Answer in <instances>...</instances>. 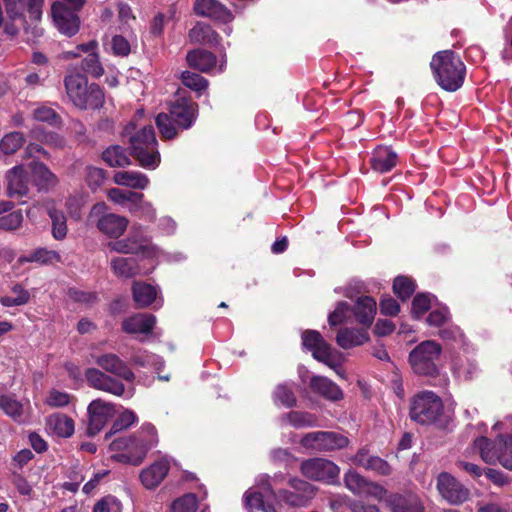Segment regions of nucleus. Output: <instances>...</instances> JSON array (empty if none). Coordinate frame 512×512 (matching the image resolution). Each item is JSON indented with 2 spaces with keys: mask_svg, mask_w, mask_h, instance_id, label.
<instances>
[{
  "mask_svg": "<svg viewBox=\"0 0 512 512\" xmlns=\"http://www.w3.org/2000/svg\"><path fill=\"white\" fill-rule=\"evenodd\" d=\"M302 345L305 349L311 351L312 356L329 366L334 368L335 364L332 360V348L323 336L317 330H305L302 333Z\"/></svg>",
  "mask_w": 512,
  "mask_h": 512,
  "instance_id": "14",
  "label": "nucleus"
},
{
  "mask_svg": "<svg viewBox=\"0 0 512 512\" xmlns=\"http://www.w3.org/2000/svg\"><path fill=\"white\" fill-rule=\"evenodd\" d=\"M310 388L313 392L332 402L340 401L344 397L342 389L327 377L313 376L310 380Z\"/></svg>",
  "mask_w": 512,
  "mask_h": 512,
  "instance_id": "27",
  "label": "nucleus"
},
{
  "mask_svg": "<svg viewBox=\"0 0 512 512\" xmlns=\"http://www.w3.org/2000/svg\"><path fill=\"white\" fill-rule=\"evenodd\" d=\"M198 114V104L190 96L178 91L175 98L168 103V113L161 112L155 118L161 138L172 140L177 137L178 129H190Z\"/></svg>",
  "mask_w": 512,
  "mask_h": 512,
  "instance_id": "1",
  "label": "nucleus"
},
{
  "mask_svg": "<svg viewBox=\"0 0 512 512\" xmlns=\"http://www.w3.org/2000/svg\"><path fill=\"white\" fill-rule=\"evenodd\" d=\"M273 401L286 408H292L297 404L296 395L288 384H278L273 391Z\"/></svg>",
  "mask_w": 512,
  "mask_h": 512,
  "instance_id": "47",
  "label": "nucleus"
},
{
  "mask_svg": "<svg viewBox=\"0 0 512 512\" xmlns=\"http://www.w3.org/2000/svg\"><path fill=\"white\" fill-rule=\"evenodd\" d=\"M0 409L14 421H20L23 416V404L14 395H1Z\"/></svg>",
  "mask_w": 512,
  "mask_h": 512,
  "instance_id": "45",
  "label": "nucleus"
},
{
  "mask_svg": "<svg viewBox=\"0 0 512 512\" xmlns=\"http://www.w3.org/2000/svg\"><path fill=\"white\" fill-rule=\"evenodd\" d=\"M51 14L55 26L62 34L71 37L79 31V16L76 11L67 7L64 3H53L51 7Z\"/></svg>",
  "mask_w": 512,
  "mask_h": 512,
  "instance_id": "15",
  "label": "nucleus"
},
{
  "mask_svg": "<svg viewBox=\"0 0 512 512\" xmlns=\"http://www.w3.org/2000/svg\"><path fill=\"white\" fill-rule=\"evenodd\" d=\"M351 312V306L345 302L340 301L337 303L333 312L329 314L328 322L330 326H337L347 321Z\"/></svg>",
  "mask_w": 512,
  "mask_h": 512,
  "instance_id": "55",
  "label": "nucleus"
},
{
  "mask_svg": "<svg viewBox=\"0 0 512 512\" xmlns=\"http://www.w3.org/2000/svg\"><path fill=\"white\" fill-rule=\"evenodd\" d=\"M113 180L118 185L133 189H145L149 184L145 174L135 171H118L114 174Z\"/></svg>",
  "mask_w": 512,
  "mask_h": 512,
  "instance_id": "34",
  "label": "nucleus"
},
{
  "mask_svg": "<svg viewBox=\"0 0 512 512\" xmlns=\"http://www.w3.org/2000/svg\"><path fill=\"white\" fill-rule=\"evenodd\" d=\"M109 196L118 204H130V209H132V206L142 205L144 199L143 193L134 192L132 190H122L119 188L111 189Z\"/></svg>",
  "mask_w": 512,
  "mask_h": 512,
  "instance_id": "43",
  "label": "nucleus"
},
{
  "mask_svg": "<svg viewBox=\"0 0 512 512\" xmlns=\"http://www.w3.org/2000/svg\"><path fill=\"white\" fill-rule=\"evenodd\" d=\"M44 0H4L6 14L9 20L20 22L22 28H27L26 13L32 21L41 18Z\"/></svg>",
  "mask_w": 512,
  "mask_h": 512,
  "instance_id": "10",
  "label": "nucleus"
},
{
  "mask_svg": "<svg viewBox=\"0 0 512 512\" xmlns=\"http://www.w3.org/2000/svg\"><path fill=\"white\" fill-rule=\"evenodd\" d=\"M431 307L429 294L418 293L412 300V315L415 319H420Z\"/></svg>",
  "mask_w": 512,
  "mask_h": 512,
  "instance_id": "56",
  "label": "nucleus"
},
{
  "mask_svg": "<svg viewBox=\"0 0 512 512\" xmlns=\"http://www.w3.org/2000/svg\"><path fill=\"white\" fill-rule=\"evenodd\" d=\"M244 503L250 512H276L274 505L266 502L262 493L256 490L245 492Z\"/></svg>",
  "mask_w": 512,
  "mask_h": 512,
  "instance_id": "40",
  "label": "nucleus"
},
{
  "mask_svg": "<svg viewBox=\"0 0 512 512\" xmlns=\"http://www.w3.org/2000/svg\"><path fill=\"white\" fill-rule=\"evenodd\" d=\"M368 340L369 335L365 329L342 328L336 336V343L343 349L360 346Z\"/></svg>",
  "mask_w": 512,
  "mask_h": 512,
  "instance_id": "31",
  "label": "nucleus"
},
{
  "mask_svg": "<svg viewBox=\"0 0 512 512\" xmlns=\"http://www.w3.org/2000/svg\"><path fill=\"white\" fill-rule=\"evenodd\" d=\"M48 424L59 437L68 438L74 433V421L65 414L55 413L51 415Z\"/></svg>",
  "mask_w": 512,
  "mask_h": 512,
  "instance_id": "38",
  "label": "nucleus"
},
{
  "mask_svg": "<svg viewBox=\"0 0 512 512\" xmlns=\"http://www.w3.org/2000/svg\"><path fill=\"white\" fill-rule=\"evenodd\" d=\"M368 479L360 475L357 471L353 469H349L344 474V483L348 490H350L355 495H361Z\"/></svg>",
  "mask_w": 512,
  "mask_h": 512,
  "instance_id": "50",
  "label": "nucleus"
},
{
  "mask_svg": "<svg viewBox=\"0 0 512 512\" xmlns=\"http://www.w3.org/2000/svg\"><path fill=\"white\" fill-rule=\"evenodd\" d=\"M392 492H388L382 485L369 481L367 482L361 495L372 497L378 501H383L387 506V499Z\"/></svg>",
  "mask_w": 512,
  "mask_h": 512,
  "instance_id": "57",
  "label": "nucleus"
},
{
  "mask_svg": "<svg viewBox=\"0 0 512 512\" xmlns=\"http://www.w3.org/2000/svg\"><path fill=\"white\" fill-rule=\"evenodd\" d=\"M444 412L442 399L432 391H421L411 397L409 418L420 425L436 423Z\"/></svg>",
  "mask_w": 512,
  "mask_h": 512,
  "instance_id": "6",
  "label": "nucleus"
},
{
  "mask_svg": "<svg viewBox=\"0 0 512 512\" xmlns=\"http://www.w3.org/2000/svg\"><path fill=\"white\" fill-rule=\"evenodd\" d=\"M379 307L381 314L386 316H396L400 311L399 303L391 296L382 297Z\"/></svg>",
  "mask_w": 512,
  "mask_h": 512,
  "instance_id": "63",
  "label": "nucleus"
},
{
  "mask_svg": "<svg viewBox=\"0 0 512 512\" xmlns=\"http://www.w3.org/2000/svg\"><path fill=\"white\" fill-rule=\"evenodd\" d=\"M182 84L198 93L205 91L208 87V81L206 78L191 71H184L181 74Z\"/></svg>",
  "mask_w": 512,
  "mask_h": 512,
  "instance_id": "51",
  "label": "nucleus"
},
{
  "mask_svg": "<svg viewBox=\"0 0 512 512\" xmlns=\"http://www.w3.org/2000/svg\"><path fill=\"white\" fill-rule=\"evenodd\" d=\"M352 462L356 466L371 470L382 476H388L392 473V468L389 463L379 456L370 455L369 448L366 446L357 451L352 458Z\"/></svg>",
  "mask_w": 512,
  "mask_h": 512,
  "instance_id": "21",
  "label": "nucleus"
},
{
  "mask_svg": "<svg viewBox=\"0 0 512 512\" xmlns=\"http://www.w3.org/2000/svg\"><path fill=\"white\" fill-rule=\"evenodd\" d=\"M437 490L441 497L451 505H461L470 498V490L448 472L437 477Z\"/></svg>",
  "mask_w": 512,
  "mask_h": 512,
  "instance_id": "12",
  "label": "nucleus"
},
{
  "mask_svg": "<svg viewBox=\"0 0 512 512\" xmlns=\"http://www.w3.org/2000/svg\"><path fill=\"white\" fill-rule=\"evenodd\" d=\"M416 284L408 276H397L393 281V292L402 301L408 300L415 292Z\"/></svg>",
  "mask_w": 512,
  "mask_h": 512,
  "instance_id": "49",
  "label": "nucleus"
},
{
  "mask_svg": "<svg viewBox=\"0 0 512 512\" xmlns=\"http://www.w3.org/2000/svg\"><path fill=\"white\" fill-rule=\"evenodd\" d=\"M87 414L88 424L86 433L88 436L93 437L115 416L116 409L113 403L97 398L92 400L88 405Z\"/></svg>",
  "mask_w": 512,
  "mask_h": 512,
  "instance_id": "11",
  "label": "nucleus"
},
{
  "mask_svg": "<svg viewBox=\"0 0 512 512\" xmlns=\"http://www.w3.org/2000/svg\"><path fill=\"white\" fill-rule=\"evenodd\" d=\"M442 347L439 343L426 340L419 343L408 357L412 371L418 376L437 377Z\"/></svg>",
  "mask_w": 512,
  "mask_h": 512,
  "instance_id": "7",
  "label": "nucleus"
},
{
  "mask_svg": "<svg viewBox=\"0 0 512 512\" xmlns=\"http://www.w3.org/2000/svg\"><path fill=\"white\" fill-rule=\"evenodd\" d=\"M170 470V463L167 459L162 458L155 461L149 467L143 469L140 473V480L147 489H155L165 479Z\"/></svg>",
  "mask_w": 512,
  "mask_h": 512,
  "instance_id": "23",
  "label": "nucleus"
},
{
  "mask_svg": "<svg viewBox=\"0 0 512 512\" xmlns=\"http://www.w3.org/2000/svg\"><path fill=\"white\" fill-rule=\"evenodd\" d=\"M20 260L21 262H35L41 265H51L61 262V255L55 250L40 247L33 250L28 255L23 256Z\"/></svg>",
  "mask_w": 512,
  "mask_h": 512,
  "instance_id": "39",
  "label": "nucleus"
},
{
  "mask_svg": "<svg viewBox=\"0 0 512 512\" xmlns=\"http://www.w3.org/2000/svg\"><path fill=\"white\" fill-rule=\"evenodd\" d=\"M450 317H451V315H450L449 309L446 306H444V307L432 310L429 313L426 321H427L428 325H430V326L440 327V326L444 325L447 321H449Z\"/></svg>",
  "mask_w": 512,
  "mask_h": 512,
  "instance_id": "62",
  "label": "nucleus"
},
{
  "mask_svg": "<svg viewBox=\"0 0 512 512\" xmlns=\"http://www.w3.org/2000/svg\"><path fill=\"white\" fill-rule=\"evenodd\" d=\"M193 9L196 15L223 24L234 18L232 12L218 0H195Z\"/></svg>",
  "mask_w": 512,
  "mask_h": 512,
  "instance_id": "17",
  "label": "nucleus"
},
{
  "mask_svg": "<svg viewBox=\"0 0 512 512\" xmlns=\"http://www.w3.org/2000/svg\"><path fill=\"white\" fill-rule=\"evenodd\" d=\"M430 68L434 80L443 90L455 92L463 86L466 65L455 51L443 50L435 53L431 59Z\"/></svg>",
  "mask_w": 512,
  "mask_h": 512,
  "instance_id": "2",
  "label": "nucleus"
},
{
  "mask_svg": "<svg viewBox=\"0 0 512 512\" xmlns=\"http://www.w3.org/2000/svg\"><path fill=\"white\" fill-rule=\"evenodd\" d=\"M300 473L307 479L328 485L339 483L340 468L333 461L314 457L300 463Z\"/></svg>",
  "mask_w": 512,
  "mask_h": 512,
  "instance_id": "9",
  "label": "nucleus"
},
{
  "mask_svg": "<svg viewBox=\"0 0 512 512\" xmlns=\"http://www.w3.org/2000/svg\"><path fill=\"white\" fill-rule=\"evenodd\" d=\"M85 379L88 385L96 390H101L115 396H122L125 392V385L96 368L86 369Z\"/></svg>",
  "mask_w": 512,
  "mask_h": 512,
  "instance_id": "16",
  "label": "nucleus"
},
{
  "mask_svg": "<svg viewBox=\"0 0 512 512\" xmlns=\"http://www.w3.org/2000/svg\"><path fill=\"white\" fill-rule=\"evenodd\" d=\"M133 300L138 308L150 306L157 297L156 289L146 283L135 282L132 286Z\"/></svg>",
  "mask_w": 512,
  "mask_h": 512,
  "instance_id": "37",
  "label": "nucleus"
},
{
  "mask_svg": "<svg viewBox=\"0 0 512 512\" xmlns=\"http://www.w3.org/2000/svg\"><path fill=\"white\" fill-rule=\"evenodd\" d=\"M113 273L122 278H132L139 273V265L133 257H115L111 260Z\"/></svg>",
  "mask_w": 512,
  "mask_h": 512,
  "instance_id": "35",
  "label": "nucleus"
},
{
  "mask_svg": "<svg viewBox=\"0 0 512 512\" xmlns=\"http://www.w3.org/2000/svg\"><path fill=\"white\" fill-rule=\"evenodd\" d=\"M137 421L138 417L132 410H124L113 421L110 430L105 434V440H108L113 435L130 428Z\"/></svg>",
  "mask_w": 512,
  "mask_h": 512,
  "instance_id": "44",
  "label": "nucleus"
},
{
  "mask_svg": "<svg viewBox=\"0 0 512 512\" xmlns=\"http://www.w3.org/2000/svg\"><path fill=\"white\" fill-rule=\"evenodd\" d=\"M25 143L22 132L13 131L4 135L0 141V150L6 155L16 153Z\"/></svg>",
  "mask_w": 512,
  "mask_h": 512,
  "instance_id": "48",
  "label": "nucleus"
},
{
  "mask_svg": "<svg viewBox=\"0 0 512 512\" xmlns=\"http://www.w3.org/2000/svg\"><path fill=\"white\" fill-rule=\"evenodd\" d=\"M287 484L291 490L308 501H310L316 494V488L311 483L298 477L290 478Z\"/></svg>",
  "mask_w": 512,
  "mask_h": 512,
  "instance_id": "53",
  "label": "nucleus"
},
{
  "mask_svg": "<svg viewBox=\"0 0 512 512\" xmlns=\"http://www.w3.org/2000/svg\"><path fill=\"white\" fill-rule=\"evenodd\" d=\"M80 67L85 73L90 74L94 78H99L104 73V68L100 62L99 56L95 52L89 53L81 61Z\"/></svg>",
  "mask_w": 512,
  "mask_h": 512,
  "instance_id": "52",
  "label": "nucleus"
},
{
  "mask_svg": "<svg viewBox=\"0 0 512 512\" xmlns=\"http://www.w3.org/2000/svg\"><path fill=\"white\" fill-rule=\"evenodd\" d=\"M23 222V215L20 210L12 211L9 214L0 217V229L2 230H15L20 227Z\"/></svg>",
  "mask_w": 512,
  "mask_h": 512,
  "instance_id": "61",
  "label": "nucleus"
},
{
  "mask_svg": "<svg viewBox=\"0 0 512 512\" xmlns=\"http://www.w3.org/2000/svg\"><path fill=\"white\" fill-rule=\"evenodd\" d=\"M189 41L193 44L216 46L221 39L220 35L209 25L197 22L188 32Z\"/></svg>",
  "mask_w": 512,
  "mask_h": 512,
  "instance_id": "29",
  "label": "nucleus"
},
{
  "mask_svg": "<svg viewBox=\"0 0 512 512\" xmlns=\"http://www.w3.org/2000/svg\"><path fill=\"white\" fill-rule=\"evenodd\" d=\"M288 423L296 429L318 426V417L304 411H290L285 415Z\"/></svg>",
  "mask_w": 512,
  "mask_h": 512,
  "instance_id": "42",
  "label": "nucleus"
},
{
  "mask_svg": "<svg viewBox=\"0 0 512 512\" xmlns=\"http://www.w3.org/2000/svg\"><path fill=\"white\" fill-rule=\"evenodd\" d=\"M267 489L270 491V494L279 501H282L290 506L295 507H303L306 506L309 501L302 496H299L291 489H279L278 491H274L273 486L268 484Z\"/></svg>",
  "mask_w": 512,
  "mask_h": 512,
  "instance_id": "46",
  "label": "nucleus"
},
{
  "mask_svg": "<svg viewBox=\"0 0 512 512\" xmlns=\"http://www.w3.org/2000/svg\"><path fill=\"white\" fill-rule=\"evenodd\" d=\"M101 158L109 167H126L131 164L126 149L120 145L107 147L102 152Z\"/></svg>",
  "mask_w": 512,
  "mask_h": 512,
  "instance_id": "36",
  "label": "nucleus"
},
{
  "mask_svg": "<svg viewBox=\"0 0 512 512\" xmlns=\"http://www.w3.org/2000/svg\"><path fill=\"white\" fill-rule=\"evenodd\" d=\"M156 324V317L149 313H137L122 321V330L127 334H149Z\"/></svg>",
  "mask_w": 512,
  "mask_h": 512,
  "instance_id": "24",
  "label": "nucleus"
},
{
  "mask_svg": "<svg viewBox=\"0 0 512 512\" xmlns=\"http://www.w3.org/2000/svg\"><path fill=\"white\" fill-rule=\"evenodd\" d=\"M64 87L68 99L80 110H98L104 105V90L97 83L88 84L84 74H67Z\"/></svg>",
  "mask_w": 512,
  "mask_h": 512,
  "instance_id": "3",
  "label": "nucleus"
},
{
  "mask_svg": "<svg viewBox=\"0 0 512 512\" xmlns=\"http://www.w3.org/2000/svg\"><path fill=\"white\" fill-rule=\"evenodd\" d=\"M387 508L391 512H425L420 498L411 492L391 493L387 499Z\"/></svg>",
  "mask_w": 512,
  "mask_h": 512,
  "instance_id": "19",
  "label": "nucleus"
},
{
  "mask_svg": "<svg viewBox=\"0 0 512 512\" xmlns=\"http://www.w3.org/2000/svg\"><path fill=\"white\" fill-rule=\"evenodd\" d=\"M350 440L345 435L334 431H313L302 436L299 444L317 453H328L348 447Z\"/></svg>",
  "mask_w": 512,
  "mask_h": 512,
  "instance_id": "8",
  "label": "nucleus"
},
{
  "mask_svg": "<svg viewBox=\"0 0 512 512\" xmlns=\"http://www.w3.org/2000/svg\"><path fill=\"white\" fill-rule=\"evenodd\" d=\"M95 363L105 372L120 377L128 382L135 379L133 371L116 354L107 353L95 358Z\"/></svg>",
  "mask_w": 512,
  "mask_h": 512,
  "instance_id": "20",
  "label": "nucleus"
},
{
  "mask_svg": "<svg viewBox=\"0 0 512 512\" xmlns=\"http://www.w3.org/2000/svg\"><path fill=\"white\" fill-rule=\"evenodd\" d=\"M130 155L146 169H155L160 164V153L155 130L152 125L144 126L130 137Z\"/></svg>",
  "mask_w": 512,
  "mask_h": 512,
  "instance_id": "5",
  "label": "nucleus"
},
{
  "mask_svg": "<svg viewBox=\"0 0 512 512\" xmlns=\"http://www.w3.org/2000/svg\"><path fill=\"white\" fill-rule=\"evenodd\" d=\"M109 448L111 451H124L122 453L113 455L112 459L134 466H139L147 455L143 454L139 456L140 450H143L144 447L133 437V435L128 437H118L114 439L110 443Z\"/></svg>",
  "mask_w": 512,
  "mask_h": 512,
  "instance_id": "13",
  "label": "nucleus"
},
{
  "mask_svg": "<svg viewBox=\"0 0 512 512\" xmlns=\"http://www.w3.org/2000/svg\"><path fill=\"white\" fill-rule=\"evenodd\" d=\"M198 499L195 494L188 493L177 498L171 505V512H196Z\"/></svg>",
  "mask_w": 512,
  "mask_h": 512,
  "instance_id": "54",
  "label": "nucleus"
},
{
  "mask_svg": "<svg viewBox=\"0 0 512 512\" xmlns=\"http://www.w3.org/2000/svg\"><path fill=\"white\" fill-rule=\"evenodd\" d=\"M7 195L11 198H22L29 192V176L23 165L9 169L5 175Z\"/></svg>",
  "mask_w": 512,
  "mask_h": 512,
  "instance_id": "18",
  "label": "nucleus"
},
{
  "mask_svg": "<svg viewBox=\"0 0 512 512\" xmlns=\"http://www.w3.org/2000/svg\"><path fill=\"white\" fill-rule=\"evenodd\" d=\"M106 171L95 166H88L86 169V182L88 186L95 190L100 187L106 179Z\"/></svg>",
  "mask_w": 512,
  "mask_h": 512,
  "instance_id": "59",
  "label": "nucleus"
},
{
  "mask_svg": "<svg viewBox=\"0 0 512 512\" xmlns=\"http://www.w3.org/2000/svg\"><path fill=\"white\" fill-rule=\"evenodd\" d=\"M377 311V304L371 296H360L351 306L356 321L367 330L371 327Z\"/></svg>",
  "mask_w": 512,
  "mask_h": 512,
  "instance_id": "22",
  "label": "nucleus"
},
{
  "mask_svg": "<svg viewBox=\"0 0 512 512\" xmlns=\"http://www.w3.org/2000/svg\"><path fill=\"white\" fill-rule=\"evenodd\" d=\"M108 247L111 251L121 254H139L147 250V246L143 244L142 240L134 235H129L127 238L109 242Z\"/></svg>",
  "mask_w": 512,
  "mask_h": 512,
  "instance_id": "32",
  "label": "nucleus"
},
{
  "mask_svg": "<svg viewBox=\"0 0 512 512\" xmlns=\"http://www.w3.org/2000/svg\"><path fill=\"white\" fill-rule=\"evenodd\" d=\"M93 512H122V505L116 497L107 495L96 502Z\"/></svg>",
  "mask_w": 512,
  "mask_h": 512,
  "instance_id": "58",
  "label": "nucleus"
},
{
  "mask_svg": "<svg viewBox=\"0 0 512 512\" xmlns=\"http://www.w3.org/2000/svg\"><path fill=\"white\" fill-rule=\"evenodd\" d=\"M473 447L481 459L490 465L499 463L512 471V432L500 434L494 439L479 436L473 441Z\"/></svg>",
  "mask_w": 512,
  "mask_h": 512,
  "instance_id": "4",
  "label": "nucleus"
},
{
  "mask_svg": "<svg viewBox=\"0 0 512 512\" xmlns=\"http://www.w3.org/2000/svg\"><path fill=\"white\" fill-rule=\"evenodd\" d=\"M33 118L40 122H47L50 125H56L61 119L54 109L47 106L37 107L33 111Z\"/></svg>",
  "mask_w": 512,
  "mask_h": 512,
  "instance_id": "60",
  "label": "nucleus"
},
{
  "mask_svg": "<svg viewBox=\"0 0 512 512\" xmlns=\"http://www.w3.org/2000/svg\"><path fill=\"white\" fill-rule=\"evenodd\" d=\"M186 61L190 68L208 73L216 66L217 57L208 50L197 48L187 53Z\"/></svg>",
  "mask_w": 512,
  "mask_h": 512,
  "instance_id": "28",
  "label": "nucleus"
},
{
  "mask_svg": "<svg viewBox=\"0 0 512 512\" xmlns=\"http://www.w3.org/2000/svg\"><path fill=\"white\" fill-rule=\"evenodd\" d=\"M68 296L75 302L79 303H94L97 301V294L95 292L83 291L77 288H70Z\"/></svg>",
  "mask_w": 512,
  "mask_h": 512,
  "instance_id": "64",
  "label": "nucleus"
},
{
  "mask_svg": "<svg viewBox=\"0 0 512 512\" xmlns=\"http://www.w3.org/2000/svg\"><path fill=\"white\" fill-rule=\"evenodd\" d=\"M132 435L144 447L140 450L139 456L147 454L159 442L157 429L151 423L142 424L140 429Z\"/></svg>",
  "mask_w": 512,
  "mask_h": 512,
  "instance_id": "33",
  "label": "nucleus"
},
{
  "mask_svg": "<svg viewBox=\"0 0 512 512\" xmlns=\"http://www.w3.org/2000/svg\"><path fill=\"white\" fill-rule=\"evenodd\" d=\"M48 215L52 222V236L55 240L61 241L65 239L68 232L67 218L62 210L51 208Z\"/></svg>",
  "mask_w": 512,
  "mask_h": 512,
  "instance_id": "41",
  "label": "nucleus"
},
{
  "mask_svg": "<svg viewBox=\"0 0 512 512\" xmlns=\"http://www.w3.org/2000/svg\"><path fill=\"white\" fill-rule=\"evenodd\" d=\"M397 162V153L387 146L377 147L370 159L372 169L379 173H387L391 171L397 165Z\"/></svg>",
  "mask_w": 512,
  "mask_h": 512,
  "instance_id": "26",
  "label": "nucleus"
},
{
  "mask_svg": "<svg viewBox=\"0 0 512 512\" xmlns=\"http://www.w3.org/2000/svg\"><path fill=\"white\" fill-rule=\"evenodd\" d=\"M128 225V220L124 216L114 213L102 215L96 222L100 232L109 238L118 239L123 235Z\"/></svg>",
  "mask_w": 512,
  "mask_h": 512,
  "instance_id": "25",
  "label": "nucleus"
},
{
  "mask_svg": "<svg viewBox=\"0 0 512 512\" xmlns=\"http://www.w3.org/2000/svg\"><path fill=\"white\" fill-rule=\"evenodd\" d=\"M30 168L33 183L37 186L39 191H48L58 183L56 175L52 173L44 163L31 162Z\"/></svg>",
  "mask_w": 512,
  "mask_h": 512,
  "instance_id": "30",
  "label": "nucleus"
}]
</instances>
